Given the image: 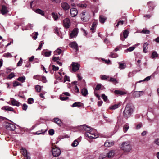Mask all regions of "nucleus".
<instances>
[{
	"label": "nucleus",
	"mask_w": 159,
	"mask_h": 159,
	"mask_svg": "<svg viewBox=\"0 0 159 159\" xmlns=\"http://www.w3.org/2000/svg\"><path fill=\"white\" fill-rule=\"evenodd\" d=\"M120 148L125 152H129L131 149L130 142L126 141L123 142L120 146Z\"/></svg>",
	"instance_id": "nucleus-3"
},
{
	"label": "nucleus",
	"mask_w": 159,
	"mask_h": 159,
	"mask_svg": "<svg viewBox=\"0 0 159 159\" xmlns=\"http://www.w3.org/2000/svg\"><path fill=\"white\" fill-rule=\"evenodd\" d=\"M80 129L82 131H86L85 135L90 139H95L98 137V134L96 131L84 125H81L80 127Z\"/></svg>",
	"instance_id": "nucleus-1"
},
{
	"label": "nucleus",
	"mask_w": 159,
	"mask_h": 159,
	"mask_svg": "<svg viewBox=\"0 0 159 159\" xmlns=\"http://www.w3.org/2000/svg\"><path fill=\"white\" fill-rule=\"evenodd\" d=\"M52 155L54 157H57L59 156L61 153L60 149L57 147L53 148L52 150Z\"/></svg>",
	"instance_id": "nucleus-5"
},
{
	"label": "nucleus",
	"mask_w": 159,
	"mask_h": 159,
	"mask_svg": "<svg viewBox=\"0 0 159 159\" xmlns=\"http://www.w3.org/2000/svg\"><path fill=\"white\" fill-rule=\"evenodd\" d=\"M38 35V34L37 32H35L34 33H33V38L34 39H36L37 38V36Z\"/></svg>",
	"instance_id": "nucleus-48"
},
{
	"label": "nucleus",
	"mask_w": 159,
	"mask_h": 159,
	"mask_svg": "<svg viewBox=\"0 0 159 159\" xmlns=\"http://www.w3.org/2000/svg\"><path fill=\"white\" fill-rule=\"evenodd\" d=\"M119 68L120 69H123L125 68L126 67V65L125 63H119Z\"/></svg>",
	"instance_id": "nucleus-27"
},
{
	"label": "nucleus",
	"mask_w": 159,
	"mask_h": 159,
	"mask_svg": "<svg viewBox=\"0 0 159 159\" xmlns=\"http://www.w3.org/2000/svg\"><path fill=\"white\" fill-rule=\"evenodd\" d=\"M154 143L156 145L159 146V139H156L154 140Z\"/></svg>",
	"instance_id": "nucleus-59"
},
{
	"label": "nucleus",
	"mask_w": 159,
	"mask_h": 159,
	"mask_svg": "<svg viewBox=\"0 0 159 159\" xmlns=\"http://www.w3.org/2000/svg\"><path fill=\"white\" fill-rule=\"evenodd\" d=\"M148 43H144L143 45V51L145 53H146L147 52V49L148 48Z\"/></svg>",
	"instance_id": "nucleus-26"
},
{
	"label": "nucleus",
	"mask_w": 159,
	"mask_h": 159,
	"mask_svg": "<svg viewBox=\"0 0 159 159\" xmlns=\"http://www.w3.org/2000/svg\"><path fill=\"white\" fill-rule=\"evenodd\" d=\"M15 75L14 73L13 72H12L8 76L7 78L11 79L12 78L15 77Z\"/></svg>",
	"instance_id": "nucleus-42"
},
{
	"label": "nucleus",
	"mask_w": 159,
	"mask_h": 159,
	"mask_svg": "<svg viewBox=\"0 0 159 159\" xmlns=\"http://www.w3.org/2000/svg\"><path fill=\"white\" fill-rule=\"evenodd\" d=\"M133 107L130 104L127 105L123 112L125 117L126 118L129 117L133 113Z\"/></svg>",
	"instance_id": "nucleus-2"
},
{
	"label": "nucleus",
	"mask_w": 159,
	"mask_h": 159,
	"mask_svg": "<svg viewBox=\"0 0 159 159\" xmlns=\"http://www.w3.org/2000/svg\"><path fill=\"white\" fill-rule=\"evenodd\" d=\"M63 25L65 28H69L70 25V22L69 19L67 18L64 19L63 21Z\"/></svg>",
	"instance_id": "nucleus-6"
},
{
	"label": "nucleus",
	"mask_w": 159,
	"mask_h": 159,
	"mask_svg": "<svg viewBox=\"0 0 159 159\" xmlns=\"http://www.w3.org/2000/svg\"><path fill=\"white\" fill-rule=\"evenodd\" d=\"M66 81H70L69 77L67 76V75H65L64 78V82H65Z\"/></svg>",
	"instance_id": "nucleus-51"
},
{
	"label": "nucleus",
	"mask_w": 159,
	"mask_h": 159,
	"mask_svg": "<svg viewBox=\"0 0 159 159\" xmlns=\"http://www.w3.org/2000/svg\"><path fill=\"white\" fill-rule=\"evenodd\" d=\"M11 103L12 105L18 107L19 106L20 104V102L14 99H13L11 101Z\"/></svg>",
	"instance_id": "nucleus-22"
},
{
	"label": "nucleus",
	"mask_w": 159,
	"mask_h": 159,
	"mask_svg": "<svg viewBox=\"0 0 159 159\" xmlns=\"http://www.w3.org/2000/svg\"><path fill=\"white\" fill-rule=\"evenodd\" d=\"M107 19V18L103 16H100L99 17V20L101 23H104Z\"/></svg>",
	"instance_id": "nucleus-24"
},
{
	"label": "nucleus",
	"mask_w": 159,
	"mask_h": 159,
	"mask_svg": "<svg viewBox=\"0 0 159 159\" xmlns=\"http://www.w3.org/2000/svg\"><path fill=\"white\" fill-rule=\"evenodd\" d=\"M78 13L77 10L75 8H71L70 11V14L72 17H75L76 16Z\"/></svg>",
	"instance_id": "nucleus-8"
},
{
	"label": "nucleus",
	"mask_w": 159,
	"mask_h": 159,
	"mask_svg": "<svg viewBox=\"0 0 159 159\" xmlns=\"http://www.w3.org/2000/svg\"><path fill=\"white\" fill-rule=\"evenodd\" d=\"M51 52H47L45 53V56L46 57H48L51 55Z\"/></svg>",
	"instance_id": "nucleus-61"
},
{
	"label": "nucleus",
	"mask_w": 159,
	"mask_h": 159,
	"mask_svg": "<svg viewBox=\"0 0 159 159\" xmlns=\"http://www.w3.org/2000/svg\"><path fill=\"white\" fill-rule=\"evenodd\" d=\"M114 144V142L110 141L108 140H107L105 142L104 146L105 147H109L113 146Z\"/></svg>",
	"instance_id": "nucleus-14"
},
{
	"label": "nucleus",
	"mask_w": 159,
	"mask_h": 159,
	"mask_svg": "<svg viewBox=\"0 0 159 159\" xmlns=\"http://www.w3.org/2000/svg\"><path fill=\"white\" fill-rule=\"evenodd\" d=\"M142 33L145 34H149L150 33V31L147 30L146 29H143L142 31Z\"/></svg>",
	"instance_id": "nucleus-52"
},
{
	"label": "nucleus",
	"mask_w": 159,
	"mask_h": 159,
	"mask_svg": "<svg viewBox=\"0 0 159 159\" xmlns=\"http://www.w3.org/2000/svg\"><path fill=\"white\" fill-rule=\"evenodd\" d=\"M82 105V103L80 102H77L74 103L72 106L73 107H81Z\"/></svg>",
	"instance_id": "nucleus-28"
},
{
	"label": "nucleus",
	"mask_w": 159,
	"mask_h": 159,
	"mask_svg": "<svg viewBox=\"0 0 159 159\" xmlns=\"http://www.w3.org/2000/svg\"><path fill=\"white\" fill-rule=\"evenodd\" d=\"M35 88L36 91L38 92H40L41 90V86L39 85H36Z\"/></svg>",
	"instance_id": "nucleus-44"
},
{
	"label": "nucleus",
	"mask_w": 159,
	"mask_h": 159,
	"mask_svg": "<svg viewBox=\"0 0 159 159\" xmlns=\"http://www.w3.org/2000/svg\"><path fill=\"white\" fill-rule=\"evenodd\" d=\"M135 48V47L134 46H132L129 47L127 49L125 50L124 52L126 53L127 52V51L131 52L133 51Z\"/></svg>",
	"instance_id": "nucleus-35"
},
{
	"label": "nucleus",
	"mask_w": 159,
	"mask_h": 159,
	"mask_svg": "<svg viewBox=\"0 0 159 159\" xmlns=\"http://www.w3.org/2000/svg\"><path fill=\"white\" fill-rule=\"evenodd\" d=\"M20 150L21 153L25 158V159H30V157L28 155L27 151L25 149L23 148H21Z\"/></svg>",
	"instance_id": "nucleus-7"
},
{
	"label": "nucleus",
	"mask_w": 159,
	"mask_h": 159,
	"mask_svg": "<svg viewBox=\"0 0 159 159\" xmlns=\"http://www.w3.org/2000/svg\"><path fill=\"white\" fill-rule=\"evenodd\" d=\"M62 50L59 48H57L54 52V54L55 55H58L60 54L62 52Z\"/></svg>",
	"instance_id": "nucleus-31"
},
{
	"label": "nucleus",
	"mask_w": 159,
	"mask_h": 159,
	"mask_svg": "<svg viewBox=\"0 0 159 159\" xmlns=\"http://www.w3.org/2000/svg\"><path fill=\"white\" fill-rule=\"evenodd\" d=\"M78 30L77 28H75L72 31V32L70 34V37L71 38H75L77 35Z\"/></svg>",
	"instance_id": "nucleus-9"
},
{
	"label": "nucleus",
	"mask_w": 159,
	"mask_h": 159,
	"mask_svg": "<svg viewBox=\"0 0 159 159\" xmlns=\"http://www.w3.org/2000/svg\"><path fill=\"white\" fill-rule=\"evenodd\" d=\"M102 98L105 102L107 100V97L106 96L105 94H103L102 95Z\"/></svg>",
	"instance_id": "nucleus-49"
},
{
	"label": "nucleus",
	"mask_w": 159,
	"mask_h": 159,
	"mask_svg": "<svg viewBox=\"0 0 159 159\" xmlns=\"http://www.w3.org/2000/svg\"><path fill=\"white\" fill-rule=\"evenodd\" d=\"M52 70L54 71L58 70L59 69V67H56L54 65H52Z\"/></svg>",
	"instance_id": "nucleus-57"
},
{
	"label": "nucleus",
	"mask_w": 159,
	"mask_h": 159,
	"mask_svg": "<svg viewBox=\"0 0 159 159\" xmlns=\"http://www.w3.org/2000/svg\"><path fill=\"white\" fill-rule=\"evenodd\" d=\"M79 144V142L77 140H74L73 142L72 143L71 146L73 147L77 146Z\"/></svg>",
	"instance_id": "nucleus-39"
},
{
	"label": "nucleus",
	"mask_w": 159,
	"mask_h": 159,
	"mask_svg": "<svg viewBox=\"0 0 159 159\" xmlns=\"http://www.w3.org/2000/svg\"><path fill=\"white\" fill-rule=\"evenodd\" d=\"M21 83L17 81L14 82L13 84V86L14 87H16L18 86H21Z\"/></svg>",
	"instance_id": "nucleus-37"
},
{
	"label": "nucleus",
	"mask_w": 159,
	"mask_h": 159,
	"mask_svg": "<svg viewBox=\"0 0 159 159\" xmlns=\"http://www.w3.org/2000/svg\"><path fill=\"white\" fill-rule=\"evenodd\" d=\"M114 93L116 94H119L120 95H123L126 94V93L119 90H115Z\"/></svg>",
	"instance_id": "nucleus-23"
},
{
	"label": "nucleus",
	"mask_w": 159,
	"mask_h": 159,
	"mask_svg": "<svg viewBox=\"0 0 159 159\" xmlns=\"http://www.w3.org/2000/svg\"><path fill=\"white\" fill-rule=\"evenodd\" d=\"M34 102V100L33 98H30L28 100V103L29 104H32Z\"/></svg>",
	"instance_id": "nucleus-47"
},
{
	"label": "nucleus",
	"mask_w": 159,
	"mask_h": 159,
	"mask_svg": "<svg viewBox=\"0 0 159 159\" xmlns=\"http://www.w3.org/2000/svg\"><path fill=\"white\" fill-rule=\"evenodd\" d=\"M124 21L122 20H120L118 22L117 24L116 25V27H118L119 25H122L123 24Z\"/></svg>",
	"instance_id": "nucleus-55"
},
{
	"label": "nucleus",
	"mask_w": 159,
	"mask_h": 159,
	"mask_svg": "<svg viewBox=\"0 0 159 159\" xmlns=\"http://www.w3.org/2000/svg\"><path fill=\"white\" fill-rule=\"evenodd\" d=\"M65 75L64 73H62L61 72H59L55 74V78L57 80H61L63 78V76Z\"/></svg>",
	"instance_id": "nucleus-10"
},
{
	"label": "nucleus",
	"mask_w": 159,
	"mask_h": 159,
	"mask_svg": "<svg viewBox=\"0 0 159 159\" xmlns=\"http://www.w3.org/2000/svg\"><path fill=\"white\" fill-rule=\"evenodd\" d=\"M28 107V106L26 104H24L22 106V109L23 110L26 111Z\"/></svg>",
	"instance_id": "nucleus-54"
},
{
	"label": "nucleus",
	"mask_w": 159,
	"mask_h": 159,
	"mask_svg": "<svg viewBox=\"0 0 159 159\" xmlns=\"http://www.w3.org/2000/svg\"><path fill=\"white\" fill-rule=\"evenodd\" d=\"M101 87V85L100 84H98L97 85L95 89L97 90H99Z\"/></svg>",
	"instance_id": "nucleus-60"
},
{
	"label": "nucleus",
	"mask_w": 159,
	"mask_h": 159,
	"mask_svg": "<svg viewBox=\"0 0 159 159\" xmlns=\"http://www.w3.org/2000/svg\"><path fill=\"white\" fill-rule=\"evenodd\" d=\"M54 122L60 126H61V120L58 118H55L54 119Z\"/></svg>",
	"instance_id": "nucleus-30"
},
{
	"label": "nucleus",
	"mask_w": 159,
	"mask_h": 159,
	"mask_svg": "<svg viewBox=\"0 0 159 159\" xmlns=\"http://www.w3.org/2000/svg\"><path fill=\"white\" fill-rule=\"evenodd\" d=\"M158 56V54L157 53V52L155 51H154L153 52L152 55V58H154L155 57H157Z\"/></svg>",
	"instance_id": "nucleus-43"
},
{
	"label": "nucleus",
	"mask_w": 159,
	"mask_h": 159,
	"mask_svg": "<svg viewBox=\"0 0 159 159\" xmlns=\"http://www.w3.org/2000/svg\"><path fill=\"white\" fill-rule=\"evenodd\" d=\"M1 13L2 15H5L8 12L7 8L5 5H3L2 6V9H0Z\"/></svg>",
	"instance_id": "nucleus-12"
},
{
	"label": "nucleus",
	"mask_w": 159,
	"mask_h": 159,
	"mask_svg": "<svg viewBox=\"0 0 159 159\" xmlns=\"http://www.w3.org/2000/svg\"><path fill=\"white\" fill-rule=\"evenodd\" d=\"M51 1L56 3H60L61 2V0H51Z\"/></svg>",
	"instance_id": "nucleus-63"
},
{
	"label": "nucleus",
	"mask_w": 159,
	"mask_h": 159,
	"mask_svg": "<svg viewBox=\"0 0 159 159\" xmlns=\"http://www.w3.org/2000/svg\"><path fill=\"white\" fill-rule=\"evenodd\" d=\"M61 94H63L64 96H70V94L68 92H64L63 93Z\"/></svg>",
	"instance_id": "nucleus-62"
},
{
	"label": "nucleus",
	"mask_w": 159,
	"mask_h": 159,
	"mask_svg": "<svg viewBox=\"0 0 159 159\" xmlns=\"http://www.w3.org/2000/svg\"><path fill=\"white\" fill-rule=\"evenodd\" d=\"M25 80V77L24 76H22L19 77L17 80L21 82L22 83L24 82Z\"/></svg>",
	"instance_id": "nucleus-33"
},
{
	"label": "nucleus",
	"mask_w": 159,
	"mask_h": 159,
	"mask_svg": "<svg viewBox=\"0 0 159 159\" xmlns=\"http://www.w3.org/2000/svg\"><path fill=\"white\" fill-rule=\"evenodd\" d=\"M49 134L51 135H53L54 133V130L53 129H51L48 131Z\"/></svg>",
	"instance_id": "nucleus-53"
},
{
	"label": "nucleus",
	"mask_w": 159,
	"mask_h": 159,
	"mask_svg": "<svg viewBox=\"0 0 159 159\" xmlns=\"http://www.w3.org/2000/svg\"><path fill=\"white\" fill-rule=\"evenodd\" d=\"M82 94L84 96H86L88 94V91L85 88H83L81 91Z\"/></svg>",
	"instance_id": "nucleus-32"
},
{
	"label": "nucleus",
	"mask_w": 159,
	"mask_h": 159,
	"mask_svg": "<svg viewBox=\"0 0 159 159\" xmlns=\"http://www.w3.org/2000/svg\"><path fill=\"white\" fill-rule=\"evenodd\" d=\"M81 20L84 22L88 21L90 17L89 13L87 11H83L80 14Z\"/></svg>",
	"instance_id": "nucleus-4"
},
{
	"label": "nucleus",
	"mask_w": 159,
	"mask_h": 159,
	"mask_svg": "<svg viewBox=\"0 0 159 159\" xmlns=\"http://www.w3.org/2000/svg\"><path fill=\"white\" fill-rule=\"evenodd\" d=\"M115 154V151L113 150H110L109 152L106 154L107 157L108 158H110L112 157Z\"/></svg>",
	"instance_id": "nucleus-17"
},
{
	"label": "nucleus",
	"mask_w": 159,
	"mask_h": 159,
	"mask_svg": "<svg viewBox=\"0 0 159 159\" xmlns=\"http://www.w3.org/2000/svg\"><path fill=\"white\" fill-rule=\"evenodd\" d=\"M129 127L127 124H126L123 126V129L124 132H126L128 129Z\"/></svg>",
	"instance_id": "nucleus-36"
},
{
	"label": "nucleus",
	"mask_w": 159,
	"mask_h": 159,
	"mask_svg": "<svg viewBox=\"0 0 159 159\" xmlns=\"http://www.w3.org/2000/svg\"><path fill=\"white\" fill-rule=\"evenodd\" d=\"M40 76L39 75H35L33 77V78L34 79H37L38 80H39Z\"/></svg>",
	"instance_id": "nucleus-64"
},
{
	"label": "nucleus",
	"mask_w": 159,
	"mask_h": 159,
	"mask_svg": "<svg viewBox=\"0 0 159 159\" xmlns=\"http://www.w3.org/2000/svg\"><path fill=\"white\" fill-rule=\"evenodd\" d=\"M7 126L10 127L11 128V129L12 130H14L15 129V126L12 124H9Z\"/></svg>",
	"instance_id": "nucleus-56"
},
{
	"label": "nucleus",
	"mask_w": 159,
	"mask_h": 159,
	"mask_svg": "<svg viewBox=\"0 0 159 159\" xmlns=\"http://www.w3.org/2000/svg\"><path fill=\"white\" fill-rule=\"evenodd\" d=\"M52 16L54 18V20L56 21L58 18V16L57 14H55L54 12H52L51 14Z\"/></svg>",
	"instance_id": "nucleus-38"
},
{
	"label": "nucleus",
	"mask_w": 159,
	"mask_h": 159,
	"mask_svg": "<svg viewBox=\"0 0 159 159\" xmlns=\"http://www.w3.org/2000/svg\"><path fill=\"white\" fill-rule=\"evenodd\" d=\"M60 99L62 101H64L67 100L69 98V97H64L63 94H61L60 95Z\"/></svg>",
	"instance_id": "nucleus-34"
},
{
	"label": "nucleus",
	"mask_w": 159,
	"mask_h": 159,
	"mask_svg": "<svg viewBox=\"0 0 159 159\" xmlns=\"http://www.w3.org/2000/svg\"><path fill=\"white\" fill-rule=\"evenodd\" d=\"M79 7L82 8H84L87 6V5L86 3L79 4L78 5Z\"/></svg>",
	"instance_id": "nucleus-46"
},
{
	"label": "nucleus",
	"mask_w": 159,
	"mask_h": 159,
	"mask_svg": "<svg viewBox=\"0 0 159 159\" xmlns=\"http://www.w3.org/2000/svg\"><path fill=\"white\" fill-rule=\"evenodd\" d=\"M143 93V91H136L134 93V96H135V97H139L140 96L142 95Z\"/></svg>",
	"instance_id": "nucleus-20"
},
{
	"label": "nucleus",
	"mask_w": 159,
	"mask_h": 159,
	"mask_svg": "<svg viewBox=\"0 0 159 159\" xmlns=\"http://www.w3.org/2000/svg\"><path fill=\"white\" fill-rule=\"evenodd\" d=\"M34 11L36 13L40 14L43 16L44 15L45 13L44 11L41 9H37L34 10Z\"/></svg>",
	"instance_id": "nucleus-21"
},
{
	"label": "nucleus",
	"mask_w": 159,
	"mask_h": 159,
	"mask_svg": "<svg viewBox=\"0 0 159 159\" xmlns=\"http://www.w3.org/2000/svg\"><path fill=\"white\" fill-rule=\"evenodd\" d=\"M129 33L128 31L127 30H125L123 32V36L124 39L122 37V35H121L120 36L121 40L123 41H124L125 39H126Z\"/></svg>",
	"instance_id": "nucleus-16"
},
{
	"label": "nucleus",
	"mask_w": 159,
	"mask_h": 159,
	"mask_svg": "<svg viewBox=\"0 0 159 159\" xmlns=\"http://www.w3.org/2000/svg\"><path fill=\"white\" fill-rule=\"evenodd\" d=\"M2 109H4L6 110L9 111H14V109L11 107L8 106L4 107H2Z\"/></svg>",
	"instance_id": "nucleus-25"
},
{
	"label": "nucleus",
	"mask_w": 159,
	"mask_h": 159,
	"mask_svg": "<svg viewBox=\"0 0 159 159\" xmlns=\"http://www.w3.org/2000/svg\"><path fill=\"white\" fill-rule=\"evenodd\" d=\"M120 106V103H117L111 106L110 108L111 109L115 110L118 108Z\"/></svg>",
	"instance_id": "nucleus-29"
},
{
	"label": "nucleus",
	"mask_w": 159,
	"mask_h": 159,
	"mask_svg": "<svg viewBox=\"0 0 159 159\" xmlns=\"http://www.w3.org/2000/svg\"><path fill=\"white\" fill-rule=\"evenodd\" d=\"M72 67V70L74 72L78 70L80 68V65L77 63L73 62L71 64Z\"/></svg>",
	"instance_id": "nucleus-11"
},
{
	"label": "nucleus",
	"mask_w": 159,
	"mask_h": 159,
	"mask_svg": "<svg viewBox=\"0 0 159 159\" xmlns=\"http://www.w3.org/2000/svg\"><path fill=\"white\" fill-rule=\"evenodd\" d=\"M3 56L4 57H12L11 54L10 53H5L4 54Z\"/></svg>",
	"instance_id": "nucleus-45"
},
{
	"label": "nucleus",
	"mask_w": 159,
	"mask_h": 159,
	"mask_svg": "<svg viewBox=\"0 0 159 159\" xmlns=\"http://www.w3.org/2000/svg\"><path fill=\"white\" fill-rule=\"evenodd\" d=\"M61 7L65 11L67 10L70 8L69 5L66 2H63L61 4Z\"/></svg>",
	"instance_id": "nucleus-13"
},
{
	"label": "nucleus",
	"mask_w": 159,
	"mask_h": 159,
	"mask_svg": "<svg viewBox=\"0 0 159 159\" xmlns=\"http://www.w3.org/2000/svg\"><path fill=\"white\" fill-rule=\"evenodd\" d=\"M70 46L75 49L76 51H77L78 49V45L75 42L71 43L70 44Z\"/></svg>",
	"instance_id": "nucleus-15"
},
{
	"label": "nucleus",
	"mask_w": 159,
	"mask_h": 159,
	"mask_svg": "<svg viewBox=\"0 0 159 159\" xmlns=\"http://www.w3.org/2000/svg\"><path fill=\"white\" fill-rule=\"evenodd\" d=\"M110 56L112 58H116L118 57V55L115 53L111 52Z\"/></svg>",
	"instance_id": "nucleus-40"
},
{
	"label": "nucleus",
	"mask_w": 159,
	"mask_h": 159,
	"mask_svg": "<svg viewBox=\"0 0 159 159\" xmlns=\"http://www.w3.org/2000/svg\"><path fill=\"white\" fill-rule=\"evenodd\" d=\"M53 60L59 65L60 66L62 65V63L59 62L60 59L58 57H53L52 58Z\"/></svg>",
	"instance_id": "nucleus-19"
},
{
	"label": "nucleus",
	"mask_w": 159,
	"mask_h": 159,
	"mask_svg": "<svg viewBox=\"0 0 159 159\" xmlns=\"http://www.w3.org/2000/svg\"><path fill=\"white\" fill-rule=\"evenodd\" d=\"M97 21L93 22L92 24V27L90 29V30L92 33H93L95 31L96 27L97 25Z\"/></svg>",
	"instance_id": "nucleus-18"
},
{
	"label": "nucleus",
	"mask_w": 159,
	"mask_h": 159,
	"mask_svg": "<svg viewBox=\"0 0 159 159\" xmlns=\"http://www.w3.org/2000/svg\"><path fill=\"white\" fill-rule=\"evenodd\" d=\"M23 62V59L21 58H20L19 61L17 63V66H20L22 64Z\"/></svg>",
	"instance_id": "nucleus-50"
},
{
	"label": "nucleus",
	"mask_w": 159,
	"mask_h": 159,
	"mask_svg": "<svg viewBox=\"0 0 159 159\" xmlns=\"http://www.w3.org/2000/svg\"><path fill=\"white\" fill-rule=\"evenodd\" d=\"M101 77L102 80H104L107 79L108 78V77L105 75H101Z\"/></svg>",
	"instance_id": "nucleus-58"
},
{
	"label": "nucleus",
	"mask_w": 159,
	"mask_h": 159,
	"mask_svg": "<svg viewBox=\"0 0 159 159\" xmlns=\"http://www.w3.org/2000/svg\"><path fill=\"white\" fill-rule=\"evenodd\" d=\"M106 157H107V154H105L103 153L100 154L99 156V159H103Z\"/></svg>",
	"instance_id": "nucleus-41"
}]
</instances>
